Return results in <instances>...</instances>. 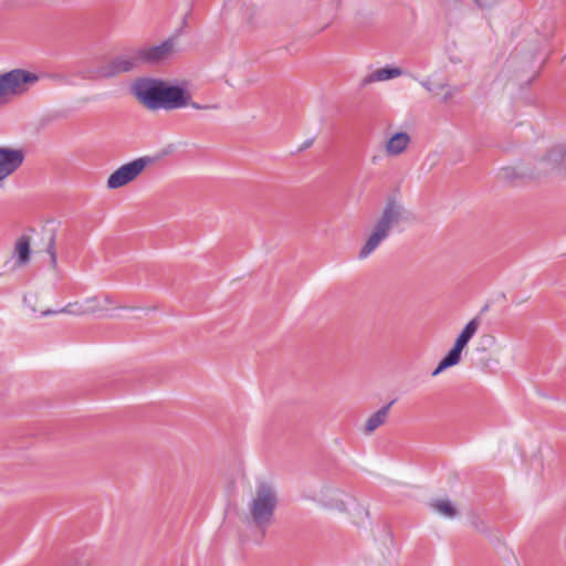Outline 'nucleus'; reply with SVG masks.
<instances>
[{
  "label": "nucleus",
  "mask_w": 566,
  "mask_h": 566,
  "mask_svg": "<svg viewBox=\"0 0 566 566\" xmlns=\"http://www.w3.org/2000/svg\"><path fill=\"white\" fill-rule=\"evenodd\" d=\"M408 212L403 205L395 199H388L379 214L366 232L358 259L365 260L371 255L389 237L392 229L406 221Z\"/></svg>",
  "instance_id": "f257e3e1"
},
{
  "label": "nucleus",
  "mask_w": 566,
  "mask_h": 566,
  "mask_svg": "<svg viewBox=\"0 0 566 566\" xmlns=\"http://www.w3.org/2000/svg\"><path fill=\"white\" fill-rule=\"evenodd\" d=\"M279 496L275 486L266 481H259L252 491L245 509L248 524L256 527L262 536L274 523Z\"/></svg>",
  "instance_id": "f03ea898"
},
{
  "label": "nucleus",
  "mask_w": 566,
  "mask_h": 566,
  "mask_svg": "<svg viewBox=\"0 0 566 566\" xmlns=\"http://www.w3.org/2000/svg\"><path fill=\"white\" fill-rule=\"evenodd\" d=\"M36 74L23 69H14L0 74V107L25 94L38 82Z\"/></svg>",
  "instance_id": "7ed1b4c3"
},
{
  "label": "nucleus",
  "mask_w": 566,
  "mask_h": 566,
  "mask_svg": "<svg viewBox=\"0 0 566 566\" xmlns=\"http://www.w3.org/2000/svg\"><path fill=\"white\" fill-rule=\"evenodd\" d=\"M151 164H154V158L144 156L122 165L108 176L106 181L107 188L118 189L130 184Z\"/></svg>",
  "instance_id": "20e7f679"
},
{
  "label": "nucleus",
  "mask_w": 566,
  "mask_h": 566,
  "mask_svg": "<svg viewBox=\"0 0 566 566\" xmlns=\"http://www.w3.org/2000/svg\"><path fill=\"white\" fill-rule=\"evenodd\" d=\"M163 81L154 78H139L133 86L134 96L147 108L156 111L160 109Z\"/></svg>",
  "instance_id": "39448f33"
},
{
  "label": "nucleus",
  "mask_w": 566,
  "mask_h": 566,
  "mask_svg": "<svg viewBox=\"0 0 566 566\" xmlns=\"http://www.w3.org/2000/svg\"><path fill=\"white\" fill-rule=\"evenodd\" d=\"M25 153L22 148L0 147V188L22 166Z\"/></svg>",
  "instance_id": "423d86ee"
},
{
  "label": "nucleus",
  "mask_w": 566,
  "mask_h": 566,
  "mask_svg": "<svg viewBox=\"0 0 566 566\" xmlns=\"http://www.w3.org/2000/svg\"><path fill=\"white\" fill-rule=\"evenodd\" d=\"M190 94L180 86L167 85L163 82L160 109H177L189 105Z\"/></svg>",
  "instance_id": "0eeeda50"
},
{
  "label": "nucleus",
  "mask_w": 566,
  "mask_h": 566,
  "mask_svg": "<svg viewBox=\"0 0 566 566\" xmlns=\"http://www.w3.org/2000/svg\"><path fill=\"white\" fill-rule=\"evenodd\" d=\"M143 64H156L171 57L176 52L175 39H168L158 45L139 48Z\"/></svg>",
  "instance_id": "6e6552de"
},
{
  "label": "nucleus",
  "mask_w": 566,
  "mask_h": 566,
  "mask_svg": "<svg viewBox=\"0 0 566 566\" xmlns=\"http://www.w3.org/2000/svg\"><path fill=\"white\" fill-rule=\"evenodd\" d=\"M344 496L345 494L340 490L323 485L312 499L319 502L325 507L343 512L346 510Z\"/></svg>",
  "instance_id": "1a4fd4ad"
},
{
  "label": "nucleus",
  "mask_w": 566,
  "mask_h": 566,
  "mask_svg": "<svg viewBox=\"0 0 566 566\" xmlns=\"http://www.w3.org/2000/svg\"><path fill=\"white\" fill-rule=\"evenodd\" d=\"M566 160V145H556L538 161L541 174H548L558 169Z\"/></svg>",
  "instance_id": "9d476101"
},
{
  "label": "nucleus",
  "mask_w": 566,
  "mask_h": 566,
  "mask_svg": "<svg viewBox=\"0 0 566 566\" xmlns=\"http://www.w3.org/2000/svg\"><path fill=\"white\" fill-rule=\"evenodd\" d=\"M31 242L27 235H21L14 243L12 251V266L11 270L24 268L31 260Z\"/></svg>",
  "instance_id": "9b49d317"
},
{
  "label": "nucleus",
  "mask_w": 566,
  "mask_h": 566,
  "mask_svg": "<svg viewBox=\"0 0 566 566\" xmlns=\"http://www.w3.org/2000/svg\"><path fill=\"white\" fill-rule=\"evenodd\" d=\"M410 144L411 137L408 133L397 132L386 140L384 149L388 157H398L409 148Z\"/></svg>",
  "instance_id": "f8f14e48"
},
{
  "label": "nucleus",
  "mask_w": 566,
  "mask_h": 566,
  "mask_svg": "<svg viewBox=\"0 0 566 566\" xmlns=\"http://www.w3.org/2000/svg\"><path fill=\"white\" fill-rule=\"evenodd\" d=\"M88 315L104 316L113 306H117L115 298L109 294L96 295L85 298Z\"/></svg>",
  "instance_id": "ddd939ff"
},
{
  "label": "nucleus",
  "mask_w": 566,
  "mask_h": 566,
  "mask_svg": "<svg viewBox=\"0 0 566 566\" xmlns=\"http://www.w3.org/2000/svg\"><path fill=\"white\" fill-rule=\"evenodd\" d=\"M114 57L116 60L120 74L130 72L143 65L139 49L125 51L120 54L115 55Z\"/></svg>",
  "instance_id": "4468645a"
},
{
  "label": "nucleus",
  "mask_w": 566,
  "mask_h": 566,
  "mask_svg": "<svg viewBox=\"0 0 566 566\" xmlns=\"http://www.w3.org/2000/svg\"><path fill=\"white\" fill-rule=\"evenodd\" d=\"M403 75V71L396 66H385L367 74L361 80V86H368L376 82H386Z\"/></svg>",
  "instance_id": "2eb2a0df"
},
{
  "label": "nucleus",
  "mask_w": 566,
  "mask_h": 566,
  "mask_svg": "<svg viewBox=\"0 0 566 566\" xmlns=\"http://www.w3.org/2000/svg\"><path fill=\"white\" fill-rule=\"evenodd\" d=\"M479 327H480L479 318H472L471 321H469L467 323V325L463 327V329L460 332V334L458 335L454 345L461 349H464V347L468 345V343L476 334Z\"/></svg>",
  "instance_id": "dca6fc26"
},
{
  "label": "nucleus",
  "mask_w": 566,
  "mask_h": 566,
  "mask_svg": "<svg viewBox=\"0 0 566 566\" xmlns=\"http://www.w3.org/2000/svg\"><path fill=\"white\" fill-rule=\"evenodd\" d=\"M394 401H390L387 406L380 408L378 411L373 413L366 421L365 424V432L366 433H373L377 428H379L381 424L386 422V419L388 417V412L390 407L392 406Z\"/></svg>",
  "instance_id": "f3484780"
},
{
  "label": "nucleus",
  "mask_w": 566,
  "mask_h": 566,
  "mask_svg": "<svg viewBox=\"0 0 566 566\" xmlns=\"http://www.w3.org/2000/svg\"><path fill=\"white\" fill-rule=\"evenodd\" d=\"M59 313H64V314L73 315V316L88 315L85 298L83 301H76L73 303H69L59 311L43 312V315L59 314Z\"/></svg>",
  "instance_id": "a211bd4d"
},
{
  "label": "nucleus",
  "mask_w": 566,
  "mask_h": 566,
  "mask_svg": "<svg viewBox=\"0 0 566 566\" xmlns=\"http://www.w3.org/2000/svg\"><path fill=\"white\" fill-rule=\"evenodd\" d=\"M430 505L434 512L448 518H452L458 514L457 507L448 499L433 500Z\"/></svg>",
  "instance_id": "6ab92c4d"
},
{
  "label": "nucleus",
  "mask_w": 566,
  "mask_h": 566,
  "mask_svg": "<svg viewBox=\"0 0 566 566\" xmlns=\"http://www.w3.org/2000/svg\"><path fill=\"white\" fill-rule=\"evenodd\" d=\"M119 74H120V72L118 70V66H117V63H116V60L114 56L111 57L109 60H107L106 62H104L102 65H99L94 71V77H96V78H111V77L117 76Z\"/></svg>",
  "instance_id": "aec40b11"
},
{
  "label": "nucleus",
  "mask_w": 566,
  "mask_h": 566,
  "mask_svg": "<svg viewBox=\"0 0 566 566\" xmlns=\"http://www.w3.org/2000/svg\"><path fill=\"white\" fill-rule=\"evenodd\" d=\"M462 350L463 349L453 345V347L449 350V353L441 359L443 361V365H447L448 367L458 365L461 360Z\"/></svg>",
  "instance_id": "412c9836"
},
{
  "label": "nucleus",
  "mask_w": 566,
  "mask_h": 566,
  "mask_svg": "<svg viewBox=\"0 0 566 566\" xmlns=\"http://www.w3.org/2000/svg\"><path fill=\"white\" fill-rule=\"evenodd\" d=\"M48 253L50 254L52 265L55 268L56 266V252L54 250L53 242L50 243V245L48 248Z\"/></svg>",
  "instance_id": "4be33fe9"
},
{
  "label": "nucleus",
  "mask_w": 566,
  "mask_h": 566,
  "mask_svg": "<svg viewBox=\"0 0 566 566\" xmlns=\"http://www.w3.org/2000/svg\"><path fill=\"white\" fill-rule=\"evenodd\" d=\"M447 368H449V367L447 365H443V361L440 360V363L438 364L437 368L432 371V376L433 377L438 376L439 374H441Z\"/></svg>",
  "instance_id": "5701e85b"
},
{
  "label": "nucleus",
  "mask_w": 566,
  "mask_h": 566,
  "mask_svg": "<svg viewBox=\"0 0 566 566\" xmlns=\"http://www.w3.org/2000/svg\"><path fill=\"white\" fill-rule=\"evenodd\" d=\"M189 105L192 108H195V109H211V108H216V106H213V105H200V104L195 103V102H192V103L189 102Z\"/></svg>",
  "instance_id": "b1692460"
},
{
  "label": "nucleus",
  "mask_w": 566,
  "mask_h": 566,
  "mask_svg": "<svg viewBox=\"0 0 566 566\" xmlns=\"http://www.w3.org/2000/svg\"><path fill=\"white\" fill-rule=\"evenodd\" d=\"M474 1L481 8H484V7L489 6V1L488 0H474Z\"/></svg>",
  "instance_id": "393cba45"
},
{
  "label": "nucleus",
  "mask_w": 566,
  "mask_h": 566,
  "mask_svg": "<svg viewBox=\"0 0 566 566\" xmlns=\"http://www.w3.org/2000/svg\"><path fill=\"white\" fill-rule=\"evenodd\" d=\"M421 85H422L427 91H429V92H431V91H432V87H431V85H430V83H429V82H427V81H422V82H421Z\"/></svg>",
  "instance_id": "a878e982"
},
{
  "label": "nucleus",
  "mask_w": 566,
  "mask_h": 566,
  "mask_svg": "<svg viewBox=\"0 0 566 566\" xmlns=\"http://www.w3.org/2000/svg\"><path fill=\"white\" fill-rule=\"evenodd\" d=\"M453 91H449L446 96H444V101H447L448 98H450L452 95H453Z\"/></svg>",
  "instance_id": "bb28decb"
}]
</instances>
